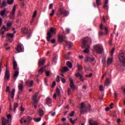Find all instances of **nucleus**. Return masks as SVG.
<instances>
[{
    "mask_svg": "<svg viewBox=\"0 0 125 125\" xmlns=\"http://www.w3.org/2000/svg\"><path fill=\"white\" fill-rule=\"evenodd\" d=\"M39 95V92H37L33 96V101L35 104H38V101L37 100V97Z\"/></svg>",
    "mask_w": 125,
    "mask_h": 125,
    "instance_id": "ddd939ff",
    "label": "nucleus"
},
{
    "mask_svg": "<svg viewBox=\"0 0 125 125\" xmlns=\"http://www.w3.org/2000/svg\"><path fill=\"white\" fill-rule=\"evenodd\" d=\"M89 125H98V123L96 121H94L92 120H90L89 121Z\"/></svg>",
    "mask_w": 125,
    "mask_h": 125,
    "instance_id": "b1692460",
    "label": "nucleus"
},
{
    "mask_svg": "<svg viewBox=\"0 0 125 125\" xmlns=\"http://www.w3.org/2000/svg\"><path fill=\"white\" fill-rule=\"evenodd\" d=\"M74 113H75L74 111H72L71 114H70V116L71 117H73L74 116Z\"/></svg>",
    "mask_w": 125,
    "mask_h": 125,
    "instance_id": "69168bd1",
    "label": "nucleus"
},
{
    "mask_svg": "<svg viewBox=\"0 0 125 125\" xmlns=\"http://www.w3.org/2000/svg\"><path fill=\"white\" fill-rule=\"evenodd\" d=\"M119 60L125 66V52L120 53L118 56Z\"/></svg>",
    "mask_w": 125,
    "mask_h": 125,
    "instance_id": "20e7f679",
    "label": "nucleus"
},
{
    "mask_svg": "<svg viewBox=\"0 0 125 125\" xmlns=\"http://www.w3.org/2000/svg\"><path fill=\"white\" fill-rule=\"evenodd\" d=\"M55 85H56V82L55 81H54V82H53L52 84V88L54 87V86H55Z\"/></svg>",
    "mask_w": 125,
    "mask_h": 125,
    "instance_id": "bf43d9fd",
    "label": "nucleus"
},
{
    "mask_svg": "<svg viewBox=\"0 0 125 125\" xmlns=\"http://www.w3.org/2000/svg\"><path fill=\"white\" fill-rule=\"evenodd\" d=\"M112 62H113V58H108V59H107V65H110L112 64Z\"/></svg>",
    "mask_w": 125,
    "mask_h": 125,
    "instance_id": "2f4dec72",
    "label": "nucleus"
},
{
    "mask_svg": "<svg viewBox=\"0 0 125 125\" xmlns=\"http://www.w3.org/2000/svg\"><path fill=\"white\" fill-rule=\"evenodd\" d=\"M23 83L22 82L20 83H19V86H18V88H19V95H20L21 94L22 91H23Z\"/></svg>",
    "mask_w": 125,
    "mask_h": 125,
    "instance_id": "9d476101",
    "label": "nucleus"
},
{
    "mask_svg": "<svg viewBox=\"0 0 125 125\" xmlns=\"http://www.w3.org/2000/svg\"><path fill=\"white\" fill-rule=\"evenodd\" d=\"M78 119L76 118V119L74 120H72V118H70L69 119V120L70 121V122L72 123V124L73 125H75V123L76 121H77Z\"/></svg>",
    "mask_w": 125,
    "mask_h": 125,
    "instance_id": "e433bc0d",
    "label": "nucleus"
},
{
    "mask_svg": "<svg viewBox=\"0 0 125 125\" xmlns=\"http://www.w3.org/2000/svg\"><path fill=\"white\" fill-rule=\"evenodd\" d=\"M45 62V59H41L39 61V67L42 66Z\"/></svg>",
    "mask_w": 125,
    "mask_h": 125,
    "instance_id": "2eb2a0df",
    "label": "nucleus"
},
{
    "mask_svg": "<svg viewBox=\"0 0 125 125\" xmlns=\"http://www.w3.org/2000/svg\"><path fill=\"white\" fill-rule=\"evenodd\" d=\"M46 66H44L41 67L40 68V69H39V70L38 71V72L41 73H43V71L45 70V69L46 68Z\"/></svg>",
    "mask_w": 125,
    "mask_h": 125,
    "instance_id": "a878e982",
    "label": "nucleus"
},
{
    "mask_svg": "<svg viewBox=\"0 0 125 125\" xmlns=\"http://www.w3.org/2000/svg\"><path fill=\"white\" fill-rule=\"evenodd\" d=\"M92 110L91 109L90 105H89L88 107H86V106H84V104L82 103L81 104V114H83L84 112H90Z\"/></svg>",
    "mask_w": 125,
    "mask_h": 125,
    "instance_id": "7ed1b4c3",
    "label": "nucleus"
},
{
    "mask_svg": "<svg viewBox=\"0 0 125 125\" xmlns=\"http://www.w3.org/2000/svg\"><path fill=\"white\" fill-rule=\"evenodd\" d=\"M14 2V0H7V3L9 5H12Z\"/></svg>",
    "mask_w": 125,
    "mask_h": 125,
    "instance_id": "c9c22d12",
    "label": "nucleus"
},
{
    "mask_svg": "<svg viewBox=\"0 0 125 125\" xmlns=\"http://www.w3.org/2000/svg\"><path fill=\"white\" fill-rule=\"evenodd\" d=\"M25 120L26 121V123H28L32 121V118L31 117L28 116L27 117L26 120Z\"/></svg>",
    "mask_w": 125,
    "mask_h": 125,
    "instance_id": "c03bdc74",
    "label": "nucleus"
},
{
    "mask_svg": "<svg viewBox=\"0 0 125 125\" xmlns=\"http://www.w3.org/2000/svg\"><path fill=\"white\" fill-rule=\"evenodd\" d=\"M10 87L9 86H7V88H6V92H10Z\"/></svg>",
    "mask_w": 125,
    "mask_h": 125,
    "instance_id": "13d9d810",
    "label": "nucleus"
},
{
    "mask_svg": "<svg viewBox=\"0 0 125 125\" xmlns=\"http://www.w3.org/2000/svg\"><path fill=\"white\" fill-rule=\"evenodd\" d=\"M18 107V104H17V103H14V112H15L16 110L17 107Z\"/></svg>",
    "mask_w": 125,
    "mask_h": 125,
    "instance_id": "ea45409f",
    "label": "nucleus"
},
{
    "mask_svg": "<svg viewBox=\"0 0 125 125\" xmlns=\"http://www.w3.org/2000/svg\"><path fill=\"white\" fill-rule=\"evenodd\" d=\"M12 24L11 22H8L7 23V27H10L12 26Z\"/></svg>",
    "mask_w": 125,
    "mask_h": 125,
    "instance_id": "5fc2aeb1",
    "label": "nucleus"
},
{
    "mask_svg": "<svg viewBox=\"0 0 125 125\" xmlns=\"http://www.w3.org/2000/svg\"><path fill=\"white\" fill-rule=\"evenodd\" d=\"M51 103H52L51 98L47 97L46 98V104L47 105H48V104H50Z\"/></svg>",
    "mask_w": 125,
    "mask_h": 125,
    "instance_id": "c756f323",
    "label": "nucleus"
},
{
    "mask_svg": "<svg viewBox=\"0 0 125 125\" xmlns=\"http://www.w3.org/2000/svg\"><path fill=\"white\" fill-rule=\"evenodd\" d=\"M115 52V48H113L110 51V56L112 57Z\"/></svg>",
    "mask_w": 125,
    "mask_h": 125,
    "instance_id": "a18cd8bd",
    "label": "nucleus"
},
{
    "mask_svg": "<svg viewBox=\"0 0 125 125\" xmlns=\"http://www.w3.org/2000/svg\"><path fill=\"white\" fill-rule=\"evenodd\" d=\"M66 65L69 68H72V64L70 62H66Z\"/></svg>",
    "mask_w": 125,
    "mask_h": 125,
    "instance_id": "f704fd0d",
    "label": "nucleus"
},
{
    "mask_svg": "<svg viewBox=\"0 0 125 125\" xmlns=\"http://www.w3.org/2000/svg\"><path fill=\"white\" fill-rule=\"evenodd\" d=\"M53 35L51 34V32H48L47 33V37H46V39L47 41L48 42H50L51 40L50 38H52Z\"/></svg>",
    "mask_w": 125,
    "mask_h": 125,
    "instance_id": "6ab92c4d",
    "label": "nucleus"
},
{
    "mask_svg": "<svg viewBox=\"0 0 125 125\" xmlns=\"http://www.w3.org/2000/svg\"><path fill=\"white\" fill-rule=\"evenodd\" d=\"M34 81H33V80H31V81L29 82V83H28V82H26L27 84H28L29 86H32L33 85V84H34Z\"/></svg>",
    "mask_w": 125,
    "mask_h": 125,
    "instance_id": "72a5a7b5",
    "label": "nucleus"
},
{
    "mask_svg": "<svg viewBox=\"0 0 125 125\" xmlns=\"http://www.w3.org/2000/svg\"><path fill=\"white\" fill-rule=\"evenodd\" d=\"M104 31H105V33H104L102 31H100L99 32V36H101L103 35H107L108 32V30L107 27H104Z\"/></svg>",
    "mask_w": 125,
    "mask_h": 125,
    "instance_id": "a211bd4d",
    "label": "nucleus"
},
{
    "mask_svg": "<svg viewBox=\"0 0 125 125\" xmlns=\"http://www.w3.org/2000/svg\"><path fill=\"white\" fill-rule=\"evenodd\" d=\"M53 7V4H51L49 6V9H52Z\"/></svg>",
    "mask_w": 125,
    "mask_h": 125,
    "instance_id": "0e129e2a",
    "label": "nucleus"
},
{
    "mask_svg": "<svg viewBox=\"0 0 125 125\" xmlns=\"http://www.w3.org/2000/svg\"><path fill=\"white\" fill-rule=\"evenodd\" d=\"M16 6H14L13 8V10H12V14H15L16 12Z\"/></svg>",
    "mask_w": 125,
    "mask_h": 125,
    "instance_id": "09e8293b",
    "label": "nucleus"
},
{
    "mask_svg": "<svg viewBox=\"0 0 125 125\" xmlns=\"http://www.w3.org/2000/svg\"><path fill=\"white\" fill-rule=\"evenodd\" d=\"M97 5H100L101 4V0H96Z\"/></svg>",
    "mask_w": 125,
    "mask_h": 125,
    "instance_id": "3c124183",
    "label": "nucleus"
},
{
    "mask_svg": "<svg viewBox=\"0 0 125 125\" xmlns=\"http://www.w3.org/2000/svg\"><path fill=\"white\" fill-rule=\"evenodd\" d=\"M109 83H110L109 79L108 78H106V80H105V83H104V85L108 86Z\"/></svg>",
    "mask_w": 125,
    "mask_h": 125,
    "instance_id": "473e14b6",
    "label": "nucleus"
},
{
    "mask_svg": "<svg viewBox=\"0 0 125 125\" xmlns=\"http://www.w3.org/2000/svg\"><path fill=\"white\" fill-rule=\"evenodd\" d=\"M69 14V12L63 10V8H60L59 10V13L57 14V16L61 17V16L64 15L65 16H67Z\"/></svg>",
    "mask_w": 125,
    "mask_h": 125,
    "instance_id": "0eeeda50",
    "label": "nucleus"
},
{
    "mask_svg": "<svg viewBox=\"0 0 125 125\" xmlns=\"http://www.w3.org/2000/svg\"><path fill=\"white\" fill-rule=\"evenodd\" d=\"M57 58H58V55L54 54L53 55V62L56 63V60H57Z\"/></svg>",
    "mask_w": 125,
    "mask_h": 125,
    "instance_id": "393cba45",
    "label": "nucleus"
},
{
    "mask_svg": "<svg viewBox=\"0 0 125 125\" xmlns=\"http://www.w3.org/2000/svg\"><path fill=\"white\" fill-rule=\"evenodd\" d=\"M39 115L40 117H42L44 115V111L42 110V108H40L39 111Z\"/></svg>",
    "mask_w": 125,
    "mask_h": 125,
    "instance_id": "c85d7f7f",
    "label": "nucleus"
},
{
    "mask_svg": "<svg viewBox=\"0 0 125 125\" xmlns=\"http://www.w3.org/2000/svg\"><path fill=\"white\" fill-rule=\"evenodd\" d=\"M104 89L103 86L102 85H101L100 86V89L101 91H103Z\"/></svg>",
    "mask_w": 125,
    "mask_h": 125,
    "instance_id": "338daca9",
    "label": "nucleus"
},
{
    "mask_svg": "<svg viewBox=\"0 0 125 125\" xmlns=\"http://www.w3.org/2000/svg\"><path fill=\"white\" fill-rule=\"evenodd\" d=\"M64 37H63V36L61 35H58V42H60L62 43L63 42V41L64 39Z\"/></svg>",
    "mask_w": 125,
    "mask_h": 125,
    "instance_id": "aec40b11",
    "label": "nucleus"
},
{
    "mask_svg": "<svg viewBox=\"0 0 125 125\" xmlns=\"http://www.w3.org/2000/svg\"><path fill=\"white\" fill-rule=\"evenodd\" d=\"M18 64L16 61L13 62V69L14 70L17 71L19 70V68H17Z\"/></svg>",
    "mask_w": 125,
    "mask_h": 125,
    "instance_id": "dca6fc26",
    "label": "nucleus"
},
{
    "mask_svg": "<svg viewBox=\"0 0 125 125\" xmlns=\"http://www.w3.org/2000/svg\"><path fill=\"white\" fill-rule=\"evenodd\" d=\"M61 81H62V83H65V82H66L65 79H64V78L61 77Z\"/></svg>",
    "mask_w": 125,
    "mask_h": 125,
    "instance_id": "6e6d98bb",
    "label": "nucleus"
},
{
    "mask_svg": "<svg viewBox=\"0 0 125 125\" xmlns=\"http://www.w3.org/2000/svg\"><path fill=\"white\" fill-rule=\"evenodd\" d=\"M75 76L77 78H80L79 79L80 81L82 82H84V76L81 73H76Z\"/></svg>",
    "mask_w": 125,
    "mask_h": 125,
    "instance_id": "1a4fd4ad",
    "label": "nucleus"
},
{
    "mask_svg": "<svg viewBox=\"0 0 125 125\" xmlns=\"http://www.w3.org/2000/svg\"><path fill=\"white\" fill-rule=\"evenodd\" d=\"M50 33L55 34L56 33V29L53 27H51L50 29Z\"/></svg>",
    "mask_w": 125,
    "mask_h": 125,
    "instance_id": "cd10ccee",
    "label": "nucleus"
},
{
    "mask_svg": "<svg viewBox=\"0 0 125 125\" xmlns=\"http://www.w3.org/2000/svg\"><path fill=\"white\" fill-rule=\"evenodd\" d=\"M56 81L57 83H59L60 82V79L59 76H57Z\"/></svg>",
    "mask_w": 125,
    "mask_h": 125,
    "instance_id": "4d7b16f0",
    "label": "nucleus"
},
{
    "mask_svg": "<svg viewBox=\"0 0 125 125\" xmlns=\"http://www.w3.org/2000/svg\"><path fill=\"white\" fill-rule=\"evenodd\" d=\"M7 13H8V12H7L6 10H5V9H4L3 10H2V11H1L0 12V15L1 17H3L4 16H7Z\"/></svg>",
    "mask_w": 125,
    "mask_h": 125,
    "instance_id": "f3484780",
    "label": "nucleus"
},
{
    "mask_svg": "<svg viewBox=\"0 0 125 125\" xmlns=\"http://www.w3.org/2000/svg\"><path fill=\"white\" fill-rule=\"evenodd\" d=\"M68 71V68L67 67L65 66L63 68H62L61 70L62 73H64Z\"/></svg>",
    "mask_w": 125,
    "mask_h": 125,
    "instance_id": "bb28decb",
    "label": "nucleus"
},
{
    "mask_svg": "<svg viewBox=\"0 0 125 125\" xmlns=\"http://www.w3.org/2000/svg\"><path fill=\"white\" fill-rule=\"evenodd\" d=\"M34 121L36 122H39L40 121H41V118H35Z\"/></svg>",
    "mask_w": 125,
    "mask_h": 125,
    "instance_id": "de8ad7c7",
    "label": "nucleus"
},
{
    "mask_svg": "<svg viewBox=\"0 0 125 125\" xmlns=\"http://www.w3.org/2000/svg\"><path fill=\"white\" fill-rule=\"evenodd\" d=\"M70 54L71 53L70 52H68L67 54L65 55L64 58L65 59H68V58H69V55H70Z\"/></svg>",
    "mask_w": 125,
    "mask_h": 125,
    "instance_id": "a19ab883",
    "label": "nucleus"
},
{
    "mask_svg": "<svg viewBox=\"0 0 125 125\" xmlns=\"http://www.w3.org/2000/svg\"><path fill=\"white\" fill-rule=\"evenodd\" d=\"M95 60L94 58H91V57H89V56H86L85 59H84V62H93Z\"/></svg>",
    "mask_w": 125,
    "mask_h": 125,
    "instance_id": "9b49d317",
    "label": "nucleus"
},
{
    "mask_svg": "<svg viewBox=\"0 0 125 125\" xmlns=\"http://www.w3.org/2000/svg\"><path fill=\"white\" fill-rule=\"evenodd\" d=\"M15 93V89L14 88L12 89V93H11V98H12V99H14Z\"/></svg>",
    "mask_w": 125,
    "mask_h": 125,
    "instance_id": "7c9ffc66",
    "label": "nucleus"
},
{
    "mask_svg": "<svg viewBox=\"0 0 125 125\" xmlns=\"http://www.w3.org/2000/svg\"><path fill=\"white\" fill-rule=\"evenodd\" d=\"M6 6H7V3H6V0H3L2 6H1V7L3 8V7H5Z\"/></svg>",
    "mask_w": 125,
    "mask_h": 125,
    "instance_id": "58836bf2",
    "label": "nucleus"
},
{
    "mask_svg": "<svg viewBox=\"0 0 125 125\" xmlns=\"http://www.w3.org/2000/svg\"><path fill=\"white\" fill-rule=\"evenodd\" d=\"M57 94L59 96L60 95V89H59V88H57V89L56 90Z\"/></svg>",
    "mask_w": 125,
    "mask_h": 125,
    "instance_id": "49530a36",
    "label": "nucleus"
},
{
    "mask_svg": "<svg viewBox=\"0 0 125 125\" xmlns=\"http://www.w3.org/2000/svg\"><path fill=\"white\" fill-rule=\"evenodd\" d=\"M45 74H46L47 77H49V76H50V73L49 71H45Z\"/></svg>",
    "mask_w": 125,
    "mask_h": 125,
    "instance_id": "603ef678",
    "label": "nucleus"
},
{
    "mask_svg": "<svg viewBox=\"0 0 125 125\" xmlns=\"http://www.w3.org/2000/svg\"><path fill=\"white\" fill-rule=\"evenodd\" d=\"M55 12V11H54V10H52V13L51 14H50V16L53 17V15H54Z\"/></svg>",
    "mask_w": 125,
    "mask_h": 125,
    "instance_id": "864d4df0",
    "label": "nucleus"
},
{
    "mask_svg": "<svg viewBox=\"0 0 125 125\" xmlns=\"http://www.w3.org/2000/svg\"><path fill=\"white\" fill-rule=\"evenodd\" d=\"M10 78V72L7 69V66H6V71H5V76H4V83H6Z\"/></svg>",
    "mask_w": 125,
    "mask_h": 125,
    "instance_id": "39448f33",
    "label": "nucleus"
},
{
    "mask_svg": "<svg viewBox=\"0 0 125 125\" xmlns=\"http://www.w3.org/2000/svg\"><path fill=\"white\" fill-rule=\"evenodd\" d=\"M94 48L95 51L98 54H102L104 51L103 47L101 45H95Z\"/></svg>",
    "mask_w": 125,
    "mask_h": 125,
    "instance_id": "423d86ee",
    "label": "nucleus"
},
{
    "mask_svg": "<svg viewBox=\"0 0 125 125\" xmlns=\"http://www.w3.org/2000/svg\"><path fill=\"white\" fill-rule=\"evenodd\" d=\"M37 14V11H35L33 15V17L35 18L36 17Z\"/></svg>",
    "mask_w": 125,
    "mask_h": 125,
    "instance_id": "052dcab7",
    "label": "nucleus"
},
{
    "mask_svg": "<svg viewBox=\"0 0 125 125\" xmlns=\"http://www.w3.org/2000/svg\"><path fill=\"white\" fill-rule=\"evenodd\" d=\"M16 33V31L14 32V34L12 33H8L7 34V36H8V40H9V42H13V38L14 37V34Z\"/></svg>",
    "mask_w": 125,
    "mask_h": 125,
    "instance_id": "6e6552de",
    "label": "nucleus"
},
{
    "mask_svg": "<svg viewBox=\"0 0 125 125\" xmlns=\"http://www.w3.org/2000/svg\"><path fill=\"white\" fill-rule=\"evenodd\" d=\"M16 50L18 52V53H20V52H22L23 50V48L22 47V45L20 44H18L17 46Z\"/></svg>",
    "mask_w": 125,
    "mask_h": 125,
    "instance_id": "f8f14e48",
    "label": "nucleus"
},
{
    "mask_svg": "<svg viewBox=\"0 0 125 125\" xmlns=\"http://www.w3.org/2000/svg\"><path fill=\"white\" fill-rule=\"evenodd\" d=\"M66 31L67 33H70V30L69 28H66Z\"/></svg>",
    "mask_w": 125,
    "mask_h": 125,
    "instance_id": "774afa93",
    "label": "nucleus"
},
{
    "mask_svg": "<svg viewBox=\"0 0 125 125\" xmlns=\"http://www.w3.org/2000/svg\"><path fill=\"white\" fill-rule=\"evenodd\" d=\"M20 122L21 124H22L23 123H27V121L26 120H25L24 118H21V120L20 121Z\"/></svg>",
    "mask_w": 125,
    "mask_h": 125,
    "instance_id": "79ce46f5",
    "label": "nucleus"
},
{
    "mask_svg": "<svg viewBox=\"0 0 125 125\" xmlns=\"http://www.w3.org/2000/svg\"><path fill=\"white\" fill-rule=\"evenodd\" d=\"M21 33L23 34L27 35V38H30L32 36V31L30 29H28L27 27L21 28Z\"/></svg>",
    "mask_w": 125,
    "mask_h": 125,
    "instance_id": "f03ea898",
    "label": "nucleus"
},
{
    "mask_svg": "<svg viewBox=\"0 0 125 125\" xmlns=\"http://www.w3.org/2000/svg\"><path fill=\"white\" fill-rule=\"evenodd\" d=\"M69 81L70 82V87L73 90H75L77 88L75 86V85L74 84L72 79V78H70L69 79Z\"/></svg>",
    "mask_w": 125,
    "mask_h": 125,
    "instance_id": "4468645a",
    "label": "nucleus"
},
{
    "mask_svg": "<svg viewBox=\"0 0 125 125\" xmlns=\"http://www.w3.org/2000/svg\"><path fill=\"white\" fill-rule=\"evenodd\" d=\"M9 18H10V19L11 20H14L15 19V14L13 13L11 14L9 16Z\"/></svg>",
    "mask_w": 125,
    "mask_h": 125,
    "instance_id": "37998d69",
    "label": "nucleus"
},
{
    "mask_svg": "<svg viewBox=\"0 0 125 125\" xmlns=\"http://www.w3.org/2000/svg\"><path fill=\"white\" fill-rule=\"evenodd\" d=\"M4 29V30H5V31H8V28H6L5 26H3L2 27V29Z\"/></svg>",
    "mask_w": 125,
    "mask_h": 125,
    "instance_id": "e2e57ef3",
    "label": "nucleus"
},
{
    "mask_svg": "<svg viewBox=\"0 0 125 125\" xmlns=\"http://www.w3.org/2000/svg\"><path fill=\"white\" fill-rule=\"evenodd\" d=\"M82 47L83 48H85V50L83 51L84 53H89V46L87 43V40L85 39H83L82 41Z\"/></svg>",
    "mask_w": 125,
    "mask_h": 125,
    "instance_id": "f257e3e1",
    "label": "nucleus"
},
{
    "mask_svg": "<svg viewBox=\"0 0 125 125\" xmlns=\"http://www.w3.org/2000/svg\"><path fill=\"white\" fill-rule=\"evenodd\" d=\"M66 45L68 47V48H70L72 47V43L69 41H66L65 42Z\"/></svg>",
    "mask_w": 125,
    "mask_h": 125,
    "instance_id": "5701e85b",
    "label": "nucleus"
},
{
    "mask_svg": "<svg viewBox=\"0 0 125 125\" xmlns=\"http://www.w3.org/2000/svg\"><path fill=\"white\" fill-rule=\"evenodd\" d=\"M70 92H71V88H68V89H67V93H68V94L69 96L70 94Z\"/></svg>",
    "mask_w": 125,
    "mask_h": 125,
    "instance_id": "680f3d73",
    "label": "nucleus"
},
{
    "mask_svg": "<svg viewBox=\"0 0 125 125\" xmlns=\"http://www.w3.org/2000/svg\"><path fill=\"white\" fill-rule=\"evenodd\" d=\"M77 68L78 69V70L81 72V70L83 69V67H82V66L79 64H77Z\"/></svg>",
    "mask_w": 125,
    "mask_h": 125,
    "instance_id": "4c0bfd02",
    "label": "nucleus"
},
{
    "mask_svg": "<svg viewBox=\"0 0 125 125\" xmlns=\"http://www.w3.org/2000/svg\"><path fill=\"white\" fill-rule=\"evenodd\" d=\"M114 96L115 99H116L118 97V93L116 91H114Z\"/></svg>",
    "mask_w": 125,
    "mask_h": 125,
    "instance_id": "8fccbe9b",
    "label": "nucleus"
},
{
    "mask_svg": "<svg viewBox=\"0 0 125 125\" xmlns=\"http://www.w3.org/2000/svg\"><path fill=\"white\" fill-rule=\"evenodd\" d=\"M8 122L4 117L2 118V125H7Z\"/></svg>",
    "mask_w": 125,
    "mask_h": 125,
    "instance_id": "4be33fe9",
    "label": "nucleus"
},
{
    "mask_svg": "<svg viewBox=\"0 0 125 125\" xmlns=\"http://www.w3.org/2000/svg\"><path fill=\"white\" fill-rule=\"evenodd\" d=\"M19 75V70H17L15 71L14 74V76H13V78L14 79L15 81L16 80L17 78L18 77V76Z\"/></svg>",
    "mask_w": 125,
    "mask_h": 125,
    "instance_id": "412c9836",
    "label": "nucleus"
}]
</instances>
